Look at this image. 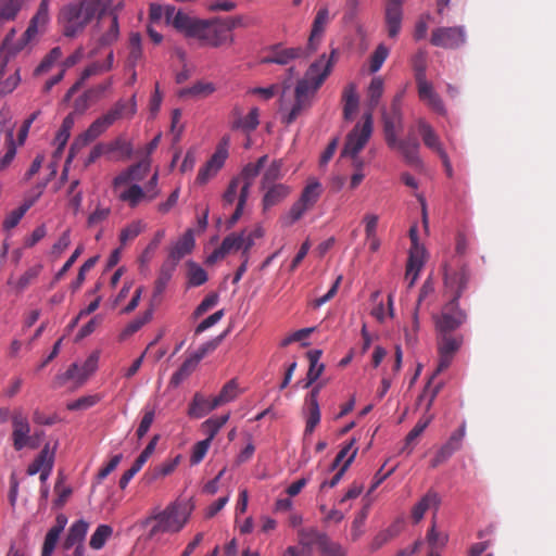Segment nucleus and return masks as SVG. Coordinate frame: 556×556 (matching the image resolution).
I'll return each mask as SVG.
<instances>
[{
	"label": "nucleus",
	"instance_id": "f257e3e1",
	"mask_svg": "<svg viewBox=\"0 0 556 556\" xmlns=\"http://www.w3.org/2000/svg\"><path fill=\"white\" fill-rule=\"evenodd\" d=\"M336 55V49L331 51L330 55L321 54L309 65L304 77L298 80L294 89V103L290 111L282 117V122L286 125L295 122L301 113L311 106L313 97L332 71Z\"/></svg>",
	"mask_w": 556,
	"mask_h": 556
},
{
	"label": "nucleus",
	"instance_id": "f03ea898",
	"mask_svg": "<svg viewBox=\"0 0 556 556\" xmlns=\"http://www.w3.org/2000/svg\"><path fill=\"white\" fill-rule=\"evenodd\" d=\"M113 0H78L64 5L59 22L65 37L74 38L97 18V27H104V16Z\"/></svg>",
	"mask_w": 556,
	"mask_h": 556
},
{
	"label": "nucleus",
	"instance_id": "7ed1b4c3",
	"mask_svg": "<svg viewBox=\"0 0 556 556\" xmlns=\"http://www.w3.org/2000/svg\"><path fill=\"white\" fill-rule=\"evenodd\" d=\"M193 511L190 501L176 500L164 509H154L140 521L141 527L150 528L148 538L159 539L163 534H177L186 527Z\"/></svg>",
	"mask_w": 556,
	"mask_h": 556
},
{
	"label": "nucleus",
	"instance_id": "20e7f679",
	"mask_svg": "<svg viewBox=\"0 0 556 556\" xmlns=\"http://www.w3.org/2000/svg\"><path fill=\"white\" fill-rule=\"evenodd\" d=\"M268 156H261L255 163H248L241 170V173L233 177L235 179H239L241 184L239 199L237 202V206L232 215L227 222V227L231 228L236 225V223L240 219L243 214V210L245 203L249 198L250 188L254 181V179L258 176L261 169L267 163Z\"/></svg>",
	"mask_w": 556,
	"mask_h": 556
},
{
	"label": "nucleus",
	"instance_id": "39448f33",
	"mask_svg": "<svg viewBox=\"0 0 556 556\" xmlns=\"http://www.w3.org/2000/svg\"><path fill=\"white\" fill-rule=\"evenodd\" d=\"M467 313L460 308L459 302L450 300L439 313L432 315L435 332L454 333L467 321Z\"/></svg>",
	"mask_w": 556,
	"mask_h": 556
},
{
	"label": "nucleus",
	"instance_id": "423d86ee",
	"mask_svg": "<svg viewBox=\"0 0 556 556\" xmlns=\"http://www.w3.org/2000/svg\"><path fill=\"white\" fill-rule=\"evenodd\" d=\"M12 439L14 448L20 451L24 447L38 448L40 446L41 437L43 432L41 430H35L30 434V426L27 417L21 412H14L12 416Z\"/></svg>",
	"mask_w": 556,
	"mask_h": 556
},
{
	"label": "nucleus",
	"instance_id": "0eeeda50",
	"mask_svg": "<svg viewBox=\"0 0 556 556\" xmlns=\"http://www.w3.org/2000/svg\"><path fill=\"white\" fill-rule=\"evenodd\" d=\"M463 342V334L437 333V349L439 362L437 369L432 374L430 380H432L437 375L446 370L450 367L454 359V356L460 350Z\"/></svg>",
	"mask_w": 556,
	"mask_h": 556
},
{
	"label": "nucleus",
	"instance_id": "6e6552de",
	"mask_svg": "<svg viewBox=\"0 0 556 556\" xmlns=\"http://www.w3.org/2000/svg\"><path fill=\"white\" fill-rule=\"evenodd\" d=\"M321 185L316 181H309L303 189L300 199L292 204L288 214L285 216V224L292 225L311 210L321 195Z\"/></svg>",
	"mask_w": 556,
	"mask_h": 556
},
{
	"label": "nucleus",
	"instance_id": "1a4fd4ad",
	"mask_svg": "<svg viewBox=\"0 0 556 556\" xmlns=\"http://www.w3.org/2000/svg\"><path fill=\"white\" fill-rule=\"evenodd\" d=\"M372 132V116L371 112L365 114L364 123L356 124L346 137L342 156L357 157V154L364 149Z\"/></svg>",
	"mask_w": 556,
	"mask_h": 556
},
{
	"label": "nucleus",
	"instance_id": "9d476101",
	"mask_svg": "<svg viewBox=\"0 0 556 556\" xmlns=\"http://www.w3.org/2000/svg\"><path fill=\"white\" fill-rule=\"evenodd\" d=\"M97 365V354H91L81 366H79L77 363L72 364L64 374H60L54 378L53 388H61L67 381H74L75 387L83 386L96 371Z\"/></svg>",
	"mask_w": 556,
	"mask_h": 556
},
{
	"label": "nucleus",
	"instance_id": "9b49d317",
	"mask_svg": "<svg viewBox=\"0 0 556 556\" xmlns=\"http://www.w3.org/2000/svg\"><path fill=\"white\" fill-rule=\"evenodd\" d=\"M202 45L220 47L233 41L232 36L227 35V28L223 26L222 18L202 20L197 38Z\"/></svg>",
	"mask_w": 556,
	"mask_h": 556
},
{
	"label": "nucleus",
	"instance_id": "f8f14e48",
	"mask_svg": "<svg viewBox=\"0 0 556 556\" xmlns=\"http://www.w3.org/2000/svg\"><path fill=\"white\" fill-rule=\"evenodd\" d=\"M229 136H224L210 160L199 169L195 184L205 185L222 169L228 157Z\"/></svg>",
	"mask_w": 556,
	"mask_h": 556
},
{
	"label": "nucleus",
	"instance_id": "ddd939ff",
	"mask_svg": "<svg viewBox=\"0 0 556 556\" xmlns=\"http://www.w3.org/2000/svg\"><path fill=\"white\" fill-rule=\"evenodd\" d=\"M157 180V173H154L146 186L147 191H144L138 184H132L125 190L121 191L117 198L122 202L127 203L129 207L135 208L142 200L146 199L148 201H152L159 195L160 191L156 188Z\"/></svg>",
	"mask_w": 556,
	"mask_h": 556
},
{
	"label": "nucleus",
	"instance_id": "4468645a",
	"mask_svg": "<svg viewBox=\"0 0 556 556\" xmlns=\"http://www.w3.org/2000/svg\"><path fill=\"white\" fill-rule=\"evenodd\" d=\"M430 42L443 49H458L466 42V30L463 26L438 27L432 30Z\"/></svg>",
	"mask_w": 556,
	"mask_h": 556
},
{
	"label": "nucleus",
	"instance_id": "2eb2a0df",
	"mask_svg": "<svg viewBox=\"0 0 556 556\" xmlns=\"http://www.w3.org/2000/svg\"><path fill=\"white\" fill-rule=\"evenodd\" d=\"M8 115V112H0V169L7 167L16 153L13 142V128L4 126Z\"/></svg>",
	"mask_w": 556,
	"mask_h": 556
},
{
	"label": "nucleus",
	"instance_id": "dca6fc26",
	"mask_svg": "<svg viewBox=\"0 0 556 556\" xmlns=\"http://www.w3.org/2000/svg\"><path fill=\"white\" fill-rule=\"evenodd\" d=\"M326 381L316 383L305 397L306 426L305 438L311 435L320 421V409L318 404V395Z\"/></svg>",
	"mask_w": 556,
	"mask_h": 556
},
{
	"label": "nucleus",
	"instance_id": "f3484780",
	"mask_svg": "<svg viewBox=\"0 0 556 556\" xmlns=\"http://www.w3.org/2000/svg\"><path fill=\"white\" fill-rule=\"evenodd\" d=\"M468 280L469 271L466 266H462L459 269L444 267V285L446 290L452 294L451 300L459 302V298L467 288Z\"/></svg>",
	"mask_w": 556,
	"mask_h": 556
},
{
	"label": "nucleus",
	"instance_id": "a211bd4d",
	"mask_svg": "<svg viewBox=\"0 0 556 556\" xmlns=\"http://www.w3.org/2000/svg\"><path fill=\"white\" fill-rule=\"evenodd\" d=\"M113 124H114V122L108 115V113L103 114L102 116H100L96 121H93L91 123V125L87 128V130L85 132H83L72 144L68 159L73 157V151L75 148L84 147V146H87L88 143L92 142Z\"/></svg>",
	"mask_w": 556,
	"mask_h": 556
},
{
	"label": "nucleus",
	"instance_id": "6ab92c4d",
	"mask_svg": "<svg viewBox=\"0 0 556 556\" xmlns=\"http://www.w3.org/2000/svg\"><path fill=\"white\" fill-rule=\"evenodd\" d=\"M150 169V162L144 160L130 165L122 170L112 181L113 190L116 192L121 187L132 185L134 181H141L147 176Z\"/></svg>",
	"mask_w": 556,
	"mask_h": 556
},
{
	"label": "nucleus",
	"instance_id": "aec40b11",
	"mask_svg": "<svg viewBox=\"0 0 556 556\" xmlns=\"http://www.w3.org/2000/svg\"><path fill=\"white\" fill-rule=\"evenodd\" d=\"M388 147L390 149H396L408 165L420 166L422 164L419 156L420 143L416 137L408 136L406 139H396L394 144Z\"/></svg>",
	"mask_w": 556,
	"mask_h": 556
},
{
	"label": "nucleus",
	"instance_id": "412c9836",
	"mask_svg": "<svg viewBox=\"0 0 556 556\" xmlns=\"http://www.w3.org/2000/svg\"><path fill=\"white\" fill-rule=\"evenodd\" d=\"M416 84L419 99L434 113L445 115L446 110L444 103L439 93L434 90L433 85L428 80Z\"/></svg>",
	"mask_w": 556,
	"mask_h": 556
},
{
	"label": "nucleus",
	"instance_id": "4be33fe9",
	"mask_svg": "<svg viewBox=\"0 0 556 556\" xmlns=\"http://www.w3.org/2000/svg\"><path fill=\"white\" fill-rule=\"evenodd\" d=\"M305 55V52L302 48H282L280 46H275L268 55L264 56L261 60L262 64H279V65H288L291 61L295 59H300Z\"/></svg>",
	"mask_w": 556,
	"mask_h": 556
},
{
	"label": "nucleus",
	"instance_id": "5701e85b",
	"mask_svg": "<svg viewBox=\"0 0 556 556\" xmlns=\"http://www.w3.org/2000/svg\"><path fill=\"white\" fill-rule=\"evenodd\" d=\"M123 9V2H118L110 7L106 14L110 17L108 28L102 33L99 38L101 46H110L117 41L119 37L118 12Z\"/></svg>",
	"mask_w": 556,
	"mask_h": 556
},
{
	"label": "nucleus",
	"instance_id": "b1692460",
	"mask_svg": "<svg viewBox=\"0 0 556 556\" xmlns=\"http://www.w3.org/2000/svg\"><path fill=\"white\" fill-rule=\"evenodd\" d=\"M417 130L422 139L424 144L428 149L437 153L439 156L446 152L443 148L439 135L425 118L420 117L417 119Z\"/></svg>",
	"mask_w": 556,
	"mask_h": 556
},
{
	"label": "nucleus",
	"instance_id": "393cba45",
	"mask_svg": "<svg viewBox=\"0 0 556 556\" xmlns=\"http://www.w3.org/2000/svg\"><path fill=\"white\" fill-rule=\"evenodd\" d=\"M194 248V237L191 229H188L178 241L172 247L167 262L177 267L179 261L190 254Z\"/></svg>",
	"mask_w": 556,
	"mask_h": 556
},
{
	"label": "nucleus",
	"instance_id": "a878e982",
	"mask_svg": "<svg viewBox=\"0 0 556 556\" xmlns=\"http://www.w3.org/2000/svg\"><path fill=\"white\" fill-rule=\"evenodd\" d=\"M202 18L189 15L188 13L178 10L175 16L174 24L172 25L177 31L184 34L187 38H197Z\"/></svg>",
	"mask_w": 556,
	"mask_h": 556
},
{
	"label": "nucleus",
	"instance_id": "bb28decb",
	"mask_svg": "<svg viewBox=\"0 0 556 556\" xmlns=\"http://www.w3.org/2000/svg\"><path fill=\"white\" fill-rule=\"evenodd\" d=\"M355 455L356 454H337L334 460L330 466V470L333 471L337 468L339 469L330 480H325L320 484V490H324L326 488H334L341 481L345 471L354 462Z\"/></svg>",
	"mask_w": 556,
	"mask_h": 556
},
{
	"label": "nucleus",
	"instance_id": "cd10ccee",
	"mask_svg": "<svg viewBox=\"0 0 556 556\" xmlns=\"http://www.w3.org/2000/svg\"><path fill=\"white\" fill-rule=\"evenodd\" d=\"M54 454H38L31 464L27 467V475L39 473L41 483H46L54 466Z\"/></svg>",
	"mask_w": 556,
	"mask_h": 556
},
{
	"label": "nucleus",
	"instance_id": "c85d7f7f",
	"mask_svg": "<svg viewBox=\"0 0 556 556\" xmlns=\"http://www.w3.org/2000/svg\"><path fill=\"white\" fill-rule=\"evenodd\" d=\"M402 18V2L388 1L386 5V24L389 37L394 38L400 34Z\"/></svg>",
	"mask_w": 556,
	"mask_h": 556
},
{
	"label": "nucleus",
	"instance_id": "c756f323",
	"mask_svg": "<svg viewBox=\"0 0 556 556\" xmlns=\"http://www.w3.org/2000/svg\"><path fill=\"white\" fill-rule=\"evenodd\" d=\"M66 523L67 518L63 514L56 516L55 525L51 527L46 534L41 549V556H52L60 535L63 532Z\"/></svg>",
	"mask_w": 556,
	"mask_h": 556
},
{
	"label": "nucleus",
	"instance_id": "7c9ffc66",
	"mask_svg": "<svg viewBox=\"0 0 556 556\" xmlns=\"http://www.w3.org/2000/svg\"><path fill=\"white\" fill-rule=\"evenodd\" d=\"M88 528L89 525L87 521L83 519L75 521L68 529L66 538L63 542V548L71 549L74 547L75 549L77 546H85L84 540L86 538Z\"/></svg>",
	"mask_w": 556,
	"mask_h": 556
},
{
	"label": "nucleus",
	"instance_id": "2f4dec72",
	"mask_svg": "<svg viewBox=\"0 0 556 556\" xmlns=\"http://www.w3.org/2000/svg\"><path fill=\"white\" fill-rule=\"evenodd\" d=\"M327 533L319 531L315 527L301 528L298 531V543L308 552V556H313V548H319L320 542L325 540Z\"/></svg>",
	"mask_w": 556,
	"mask_h": 556
},
{
	"label": "nucleus",
	"instance_id": "473e14b6",
	"mask_svg": "<svg viewBox=\"0 0 556 556\" xmlns=\"http://www.w3.org/2000/svg\"><path fill=\"white\" fill-rule=\"evenodd\" d=\"M49 22V10L46 9V3L39 4L36 14L31 17L27 29L23 35V39L28 42L37 36L40 31H43L46 25Z\"/></svg>",
	"mask_w": 556,
	"mask_h": 556
},
{
	"label": "nucleus",
	"instance_id": "72a5a7b5",
	"mask_svg": "<svg viewBox=\"0 0 556 556\" xmlns=\"http://www.w3.org/2000/svg\"><path fill=\"white\" fill-rule=\"evenodd\" d=\"M264 190H266L262 201L264 210L279 204L291 192L290 187L285 184L268 185Z\"/></svg>",
	"mask_w": 556,
	"mask_h": 556
},
{
	"label": "nucleus",
	"instance_id": "f704fd0d",
	"mask_svg": "<svg viewBox=\"0 0 556 556\" xmlns=\"http://www.w3.org/2000/svg\"><path fill=\"white\" fill-rule=\"evenodd\" d=\"M329 22V11L327 8L318 10L312 26L311 36L308 38V49L315 51L323 36L326 25Z\"/></svg>",
	"mask_w": 556,
	"mask_h": 556
},
{
	"label": "nucleus",
	"instance_id": "c9c22d12",
	"mask_svg": "<svg viewBox=\"0 0 556 556\" xmlns=\"http://www.w3.org/2000/svg\"><path fill=\"white\" fill-rule=\"evenodd\" d=\"M440 503L441 498L439 494L433 490H429L412 509L414 522L418 523L429 508L433 507L438 509Z\"/></svg>",
	"mask_w": 556,
	"mask_h": 556
},
{
	"label": "nucleus",
	"instance_id": "e433bc0d",
	"mask_svg": "<svg viewBox=\"0 0 556 556\" xmlns=\"http://www.w3.org/2000/svg\"><path fill=\"white\" fill-rule=\"evenodd\" d=\"M106 113L114 123L123 117L131 118L137 113L136 94L128 101L118 100Z\"/></svg>",
	"mask_w": 556,
	"mask_h": 556
},
{
	"label": "nucleus",
	"instance_id": "4c0bfd02",
	"mask_svg": "<svg viewBox=\"0 0 556 556\" xmlns=\"http://www.w3.org/2000/svg\"><path fill=\"white\" fill-rule=\"evenodd\" d=\"M321 354V350H311L306 353V356L309 362V367L307 370L306 382L304 384V388L311 387L321 376L325 369V365L319 363Z\"/></svg>",
	"mask_w": 556,
	"mask_h": 556
},
{
	"label": "nucleus",
	"instance_id": "58836bf2",
	"mask_svg": "<svg viewBox=\"0 0 556 556\" xmlns=\"http://www.w3.org/2000/svg\"><path fill=\"white\" fill-rule=\"evenodd\" d=\"M176 270V266L165 261L159 271L157 278L154 282V290L152 295V301H156L157 298L162 295L165 291L167 283L172 279L174 273Z\"/></svg>",
	"mask_w": 556,
	"mask_h": 556
},
{
	"label": "nucleus",
	"instance_id": "ea45409f",
	"mask_svg": "<svg viewBox=\"0 0 556 556\" xmlns=\"http://www.w3.org/2000/svg\"><path fill=\"white\" fill-rule=\"evenodd\" d=\"M218 406H213V399L208 400L201 393H195L188 408L191 418H202Z\"/></svg>",
	"mask_w": 556,
	"mask_h": 556
},
{
	"label": "nucleus",
	"instance_id": "a19ab883",
	"mask_svg": "<svg viewBox=\"0 0 556 556\" xmlns=\"http://www.w3.org/2000/svg\"><path fill=\"white\" fill-rule=\"evenodd\" d=\"M141 42H142V39H141V35L139 33H131L129 35V40H128L129 53H128V58H127V64L131 68H135L136 65L138 64V62L143 56Z\"/></svg>",
	"mask_w": 556,
	"mask_h": 556
},
{
	"label": "nucleus",
	"instance_id": "79ce46f5",
	"mask_svg": "<svg viewBox=\"0 0 556 556\" xmlns=\"http://www.w3.org/2000/svg\"><path fill=\"white\" fill-rule=\"evenodd\" d=\"M424 265V257H420V251H409L406 265L405 277L409 280L408 287H413L419 276V271Z\"/></svg>",
	"mask_w": 556,
	"mask_h": 556
},
{
	"label": "nucleus",
	"instance_id": "37998d69",
	"mask_svg": "<svg viewBox=\"0 0 556 556\" xmlns=\"http://www.w3.org/2000/svg\"><path fill=\"white\" fill-rule=\"evenodd\" d=\"M216 90L215 85L208 81H198L191 87L180 91V97L205 98Z\"/></svg>",
	"mask_w": 556,
	"mask_h": 556
},
{
	"label": "nucleus",
	"instance_id": "c03bdc74",
	"mask_svg": "<svg viewBox=\"0 0 556 556\" xmlns=\"http://www.w3.org/2000/svg\"><path fill=\"white\" fill-rule=\"evenodd\" d=\"M238 394V383L235 379H231L222 388L218 395L213 397V406H222L229 403L233 401Z\"/></svg>",
	"mask_w": 556,
	"mask_h": 556
},
{
	"label": "nucleus",
	"instance_id": "a18cd8bd",
	"mask_svg": "<svg viewBox=\"0 0 556 556\" xmlns=\"http://www.w3.org/2000/svg\"><path fill=\"white\" fill-rule=\"evenodd\" d=\"M343 116L346 121L352 119L353 114L358 108V96L356 93L354 85H350L344 89L343 92Z\"/></svg>",
	"mask_w": 556,
	"mask_h": 556
},
{
	"label": "nucleus",
	"instance_id": "49530a36",
	"mask_svg": "<svg viewBox=\"0 0 556 556\" xmlns=\"http://www.w3.org/2000/svg\"><path fill=\"white\" fill-rule=\"evenodd\" d=\"M187 278L189 287H199L207 281L206 271L195 262H187Z\"/></svg>",
	"mask_w": 556,
	"mask_h": 556
},
{
	"label": "nucleus",
	"instance_id": "de8ad7c7",
	"mask_svg": "<svg viewBox=\"0 0 556 556\" xmlns=\"http://www.w3.org/2000/svg\"><path fill=\"white\" fill-rule=\"evenodd\" d=\"M260 124L258 121V110L256 108H253L249 114L244 117H238L232 123V129H242L243 131L250 132L257 128Z\"/></svg>",
	"mask_w": 556,
	"mask_h": 556
},
{
	"label": "nucleus",
	"instance_id": "09e8293b",
	"mask_svg": "<svg viewBox=\"0 0 556 556\" xmlns=\"http://www.w3.org/2000/svg\"><path fill=\"white\" fill-rule=\"evenodd\" d=\"M24 4V0H0V20L13 21Z\"/></svg>",
	"mask_w": 556,
	"mask_h": 556
},
{
	"label": "nucleus",
	"instance_id": "8fccbe9b",
	"mask_svg": "<svg viewBox=\"0 0 556 556\" xmlns=\"http://www.w3.org/2000/svg\"><path fill=\"white\" fill-rule=\"evenodd\" d=\"M113 534V528L109 525H100L96 529V531L92 533L89 545L93 549H101L105 542L111 538Z\"/></svg>",
	"mask_w": 556,
	"mask_h": 556
},
{
	"label": "nucleus",
	"instance_id": "3c124183",
	"mask_svg": "<svg viewBox=\"0 0 556 556\" xmlns=\"http://www.w3.org/2000/svg\"><path fill=\"white\" fill-rule=\"evenodd\" d=\"M369 508L370 503L365 504L352 522L351 538L354 542L364 534V526L369 513Z\"/></svg>",
	"mask_w": 556,
	"mask_h": 556
},
{
	"label": "nucleus",
	"instance_id": "603ef678",
	"mask_svg": "<svg viewBox=\"0 0 556 556\" xmlns=\"http://www.w3.org/2000/svg\"><path fill=\"white\" fill-rule=\"evenodd\" d=\"M146 228L142 220H134L124 227L119 233V242L125 245L127 242L136 239Z\"/></svg>",
	"mask_w": 556,
	"mask_h": 556
},
{
	"label": "nucleus",
	"instance_id": "864d4df0",
	"mask_svg": "<svg viewBox=\"0 0 556 556\" xmlns=\"http://www.w3.org/2000/svg\"><path fill=\"white\" fill-rule=\"evenodd\" d=\"M62 50L60 47H54L50 52L42 59L39 65L35 68L34 74L36 76L42 75L49 72L52 66L61 59Z\"/></svg>",
	"mask_w": 556,
	"mask_h": 556
},
{
	"label": "nucleus",
	"instance_id": "5fc2aeb1",
	"mask_svg": "<svg viewBox=\"0 0 556 556\" xmlns=\"http://www.w3.org/2000/svg\"><path fill=\"white\" fill-rule=\"evenodd\" d=\"M20 71L18 68H9L7 74L0 79V93L7 94L12 92L20 84Z\"/></svg>",
	"mask_w": 556,
	"mask_h": 556
},
{
	"label": "nucleus",
	"instance_id": "6e6d98bb",
	"mask_svg": "<svg viewBox=\"0 0 556 556\" xmlns=\"http://www.w3.org/2000/svg\"><path fill=\"white\" fill-rule=\"evenodd\" d=\"M281 168H282V161L276 160L274 161L265 170L263 177L261 187L262 189L267 188L268 185L276 184V181L281 178Z\"/></svg>",
	"mask_w": 556,
	"mask_h": 556
},
{
	"label": "nucleus",
	"instance_id": "4d7b16f0",
	"mask_svg": "<svg viewBox=\"0 0 556 556\" xmlns=\"http://www.w3.org/2000/svg\"><path fill=\"white\" fill-rule=\"evenodd\" d=\"M150 454H139V457L134 462L131 467L127 469L119 479V488L122 490L126 489L130 480L135 477V475L142 468V466L148 460Z\"/></svg>",
	"mask_w": 556,
	"mask_h": 556
},
{
	"label": "nucleus",
	"instance_id": "13d9d810",
	"mask_svg": "<svg viewBox=\"0 0 556 556\" xmlns=\"http://www.w3.org/2000/svg\"><path fill=\"white\" fill-rule=\"evenodd\" d=\"M383 131L384 138L388 146H392L396 142V125L401 124V121L394 117V115H389L383 113Z\"/></svg>",
	"mask_w": 556,
	"mask_h": 556
},
{
	"label": "nucleus",
	"instance_id": "bf43d9fd",
	"mask_svg": "<svg viewBox=\"0 0 556 556\" xmlns=\"http://www.w3.org/2000/svg\"><path fill=\"white\" fill-rule=\"evenodd\" d=\"M229 415L212 417L202 424V430L206 438L213 440L219 429L227 422Z\"/></svg>",
	"mask_w": 556,
	"mask_h": 556
},
{
	"label": "nucleus",
	"instance_id": "052dcab7",
	"mask_svg": "<svg viewBox=\"0 0 556 556\" xmlns=\"http://www.w3.org/2000/svg\"><path fill=\"white\" fill-rule=\"evenodd\" d=\"M383 94V79L381 77H374L368 87V105L374 110Z\"/></svg>",
	"mask_w": 556,
	"mask_h": 556
},
{
	"label": "nucleus",
	"instance_id": "680f3d73",
	"mask_svg": "<svg viewBox=\"0 0 556 556\" xmlns=\"http://www.w3.org/2000/svg\"><path fill=\"white\" fill-rule=\"evenodd\" d=\"M153 306L147 309L140 317L130 321L122 332V338H127L136 333L143 325L152 319Z\"/></svg>",
	"mask_w": 556,
	"mask_h": 556
},
{
	"label": "nucleus",
	"instance_id": "e2e57ef3",
	"mask_svg": "<svg viewBox=\"0 0 556 556\" xmlns=\"http://www.w3.org/2000/svg\"><path fill=\"white\" fill-rule=\"evenodd\" d=\"M112 87V79H108L90 89L84 92L81 98L76 101V105H78V102L83 100L84 102L87 101H97Z\"/></svg>",
	"mask_w": 556,
	"mask_h": 556
},
{
	"label": "nucleus",
	"instance_id": "0e129e2a",
	"mask_svg": "<svg viewBox=\"0 0 556 556\" xmlns=\"http://www.w3.org/2000/svg\"><path fill=\"white\" fill-rule=\"evenodd\" d=\"M319 552L321 556H346L344 548L338 542L330 540L327 535L324 541L320 542Z\"/></svg>",
	"mask_w": 556,
	"mask_h": 556
},
{
	"label": "nucleus",
	"instance_id": "69168bd1",
	"mask_svg": "<svg viewBox=\"0 0 556 556\" xmlns=\"http://www.w3.org/2000/svg\"><path fill=\"white\" fill-rule=\"evenodd\" d=\"M73 125H74V118L70 114L63 119L62 126L55 136V142L59 146V148H58L59 150L63 149L64 146L66 144V142L71 136V129H72Z\"/></svg>",
	"mask_w": 556,
	"mask_h": 556
},
{
	"label": "nucleus",
	"instance_id": "338daca9",
	"mask_svg": "<svg viewBox=\"0 0 556 556\" xmlns=\"http://www.w3.org/2000/svg\"><path fill=\"white\" fill-rule=\"evenodd\" d=\"M30 206H31V202L25 203V204L21 205L20 207L13 210L12 212H10L3 222V227L5 229H12L15 226H17V224L20 223V220L23 218V216L29 210Z\"/></svg>",
	"mask_w": 556,
	"mask_h": 556
},
{
	"label": "nucleus",
	"instance_id": "774afa93",
	"mask_svg": "<svg viewBox=\"0 0 556 556\" xmlns=\"http://www.w3.org/2000/svg\"><path fill=\"white\" fill-rule=\"evenodd\" d=\"M389 55V49L384 45H379L370 56V72H378Z\"/></svg>",
	"mask_w": 556,
	"mask_h": 556
}]
</instances>
